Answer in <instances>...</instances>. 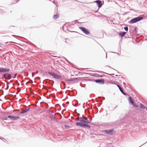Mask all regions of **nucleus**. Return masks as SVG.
Here are the masks:
<instances>
[{"instance_id": "nucleus-16", "label": "nucleus", "mask_w": 147, "mask_h": 147, "mask_svg": "<svg viewBox=\"0 0 147 147\" xmlns=\"http://www.w3.org/2000/svg\"><path fill=\"white\" fill-rule=\"evenodd\" d=\"M59 17V14H56L54 15L53 16V19L54 20H56L58 19Z\"/></svg>"}, {"instance_id": "nucleus-32", "label": "nucleus", "mask_w": 147, "mask_h": 147, "mask_svg": "<svg viewBox=\"0 0 147 147\" xmlns=\"http://www.w3.org/2000/svg\"><path fill=\"white\" fill-rule=\"evenodd\" d=\"M146 109L147 111V107H146Z\"/></svg>"}, {"instance_id": "nucleus-5", "label": "nucleus", "mask_w": 147, "mask_h": 147, "mask_svg": "<svg viewBox=\"0 0 147 147\" xmlns=\"http://www.w3.org/2000/svg\"><path fill=\"white\" fill-rule=\"evenodd\" d=\"M9 69L8 68L0 67V73L3 72H7L10 71Z\"/></svg>"}, {"instance_id": "nucleus-30", "label": "nucleus", "mask_w": 147, "mask_h": 147, "mask_svg": "<svg viewBox=\"0 0 147 147\" xmlns=\"http://www.w3.org/2000/svg\"><path fill=\"white\" fill-rule=\"evenodd\" d=\"M8 88H9V86H8L7 88L6 89H5V90H7L8 89Z\"/></svg>"}, {"instance_id": "nucleus-37", "label": "nucleus", "mask_w": 147, "mask_h": 147, "mask_svg": "<svg viewBox=\"0 0 147 147\" xmlns=\"http://www.w3.org/2000/svg\"><path fill=\"white\" fill-rule=\"evenodd\" d=\"M12 36H14V35H12Z\"/></svg>"}, {"instance_id": "nucleus-41", "label": "nucleus", "mask_w": 147, "mask_h": 147, "mask_svg": "<svg viewBox=\"0 0 147 147\" xmlns=\"http://www.w3.org/2000/svg\"><path fill=\"white\" fill-rule=\"evenodd\" d=\"M112 69H113L115 70V69H113V68H112Z\"/></svg>"}, {"instance_id": "nucleus-6", "label": "nucleus", "mask_w": 147, "mask_h": 147, "mask_svg": "<svg viewBox=\"0 0 147 147\" xmlns=\"http://www.w3.org/2000/svg\"><path fill=\"white\" fill-rule=\"evenodd\" d=\"M114 131V130L113 129H111L110 130H105L103 131L105 133L109 135L112 134Z\"/></svg>"}, {"instance_id": "nucleus-9", "label": "nucleus", "mask_w": 147, "mask_h": 147, "mask_svg": "<svg viewBox=\"0 0 147 147\" xmlns=\"http://www.w3.org/2000/svg\"><path fill=\"white\" fill-rule=\"evenodd\" d=\"M7 117L12 120L14 121L19 119L20 117L19 116L15 117L11 115H9L7 116Z\"/></svg>"}, {"instance_id": "nucleus-14", "label": "nucleus", "mask_w": 147, "mask_h": 147, "mask_svg": "<svg viewBox=\"0 0 147 147\" xmlns=\"http://www.w3.org/2000/svg\"><path fill=\"white\" fill-rule=\"evenodd\" d=\"M30 109V108L26 109L24 110H22L20 113L21 114H23L26 113Z\"/></svg>"}, {"instance_id": "nucleus-15", "label": "nucleus", "mask_w": 147, "mask_h": 147, "mask_svg": "<svg viewBox=\"0 0 147 147\" xmlns=\"http://www.w3.org/2000/svg\"><path fill=\"white\" fill-rule=\"evenodd\" d=\"M5 74H7L8 75H6V79L9 80L11 79V74L8 73H6Z\"/></svg>"}, {"instance_id": "nucleus-27", "label": "nucleus", "mask_w": 147, "mask_h": 147, "mask_svg": "<svg viewBox=\"0 0 147 147\" xmlns=\"http://www.w3.org/2000/svg\"><path fill=\"white\" fill-rule=\"evenodd\" d=\"M137 27H135V29H134V31H136V29H137Z\"/></svg>"}, {"instance_id": "nucleus-17", "label": "nucleus", "mask_w": 147, "mask_h": 147, "mask_svg": "<svg viewBox=\"0 0 147 147\" xmlns=\"http://www.w3.org/2000/svg\"><path fill=\"white\" fill-rule=\"evenodd\" d=\"M8 75L7 74H3V75L2 76H1V77H2V78L3 79H6V75Z\"/></svg>"}, {"instance_id": "nucleus-40", "label": "nucleus", "mask_w": 147, "mask_h": 147, "mask_svg": "<svg viewBox=\"0 0 147 147\" xmlns=\"http://www.w3.org/2000/svg\"><path fill=\"white\" fill-rule=\"evenodd\" d=\"M77 20H76V21H75V22H77Z\"/></svg>"}, {"instance_id": "nucleus-3", "label": "nucleus", "mask_w": 147, "mask_h": 147, "mask_svg": "<svg viewBox=\"0 0 147 147\" xmlns=\"http://www.w3.org/2000/svg\"><path fill=\"white\" fill-rule=\"evenodd\" d=\"M79 28L86 35H88L90 34L89 30L84 27H80Z\"/></svg>"}, {"instance_id": "nucleus-22", "label": "nucleus", "mask_w": 147, "mask_h": 147, "mask_svg": "<svg viewBox=\"0 0 147 147\" xmlns=\"http://www.w3.org/2000/svg\"><path fill=\"white\" fill-rule=\"evenodd\" d=\"M124 29L126 31H128V28L127 26H125L124 28Z\"/></svg>"}, {"instance_id": "nucleus-7", "label": "nucleus", "mask_w": 147, "mask_h": 147, "mask_svg": "<svg viewBox=\"0 0 147 147\" xmlns=\"http://www.w3.org/2000/svg\"><path fill=\"white\" fill-rule=\"evenodd\" d=\"M94 3H96L97 5L99 8L101 7L103 5L102 1L100 0H97L95 1Z\"/></svg>"}, {"instance_id": "nucleus-21", "label": "nucleus", "mask_w": 147, "mask_h": 147, "mask_svg": "<svg viewBox=\"0 0 147 147\" xmlns=\"http://www.w3.org/2000/svg\"><path fill=\"white\" fill-rule=\"evenodd\" d=\"M96 76L98 77H100V78H102V77H103V75H99V74H96Z\"/></svg>"}, {"instance_id": "nucleus-35", "label": "nucleus", "mask_w": 147, "mask_h": 147, "mask_svg": "<svg viewBox=\"0 0 147 147\" xmlns=\"http://www.w3.org/2000/svg\"><path fill=\"white\" fill-rule=\"evenodd\" d=\"M19 0H17V2H18V1Z\"/></svg>"}, {"instance_id": "nucleus-28", "label": "nucleus", "mask_w": 147, "mask_h": 147, "mask_svg": "<svg viewBox=\"0 0 147 147\" xmlns=\"http://www.w3.org/2000/svg\"><path fill=\"white\" fill-rule=\"evenodd\" d=\"M37 79H40V78L39 77H37Z\"/></svg>"}, {"instance_id": "nucleus-10", "label": "nucleus", "mask_w": 147, "mask_h": 147, "mask_svg": "<svg viewBox=\"0 0 147 147\" xmlns=\"http://www.w3.org/2000/svg\"><path fill=\"white\" fill-rule=\"evenodd\" d=\"M126 33L125 32H120L119 33V34L121 37H123L125 36Z\"/></svg>"}, {"instance_id": "nucleus-13", "label": "nucleus", "mask_w": 147, "mask_h": 147, "mask_svg": "<svg viewBox=\"0 0 147 147\" xmlns=\"http://www.w3.org/2000/svg\"><path fill=\"white\" fill-rule=\"evenodd\" d=\"M84 118V117H79L77 120L80 121V122H83Z\"/></svg>"}, {"instance_id": "nucleus-1", "label": "nucleus", "mask_w": 147, "mask_h": 147, "mask_svg": "<svg viewBox=\"0 0 147 147\" xmlns=\"http://www.w3.org/2000/svg\"><path fill=\"white\" fill-rule=\"evenodd\" d=\"M90 122L91 121L88 120L87 118L84 117L83 122H77L76 123V125L77 126H79L83 128L87 127L90 129V126L87 124Z\"/></svg>"}, {"instance_id": "nucleus-8", "label": "nucleus", "mask_w": 147, "mask_h": 147, "mask_svg": "<svg viewBox=\"0 0 147 147\" xmlns=\"http://www.w3.org/2000/svg\"><path fill=\"white\" fill-rule=\"evenodd\" d=\"M95 82L97 83L103 84L105 83V80L103 79H98L95 80Z\"/></svg>"}, {"instance_id": "nucleus-31", "label": "nucleus", "mask_w": 147, "mask_h": 147, "mask_svg": "<svg viewBox=\"0 0 147 147\" xmlns=\"http://www.w3.org/2000/svg\"><path fill=\"white\" fill-rule=\"evenodd\" d=\"M106 58H107V53H106Z\"/></svg>"}, {"instance_id": "nucleus-39", "label": "nucleus", "mask_w": 147, "mask_h": 147, "mask_svg": "<svg viewBox=\"0 0 147 147\" xmlns=\"http://www.w3.org/2000/svg\"><path fill=\"white\" fill-rule=\"evenodd\" d=\"M115 76H117V75H116Z\"/></svg>"}, {"instance_id": "nucleus-34", "label": "nucleus", "mask_w": 147, "mask_h": 147, "mask_svg": "<svg viewBox=\"0 0 147 147\" xmlns=\"http://www.w3.org/2000/svg\"><path fill=\"white\" fill-rule=\"evenodd\" d=\"M83 108H85V107H84V106H83Z\"/></svg>"}, {"instance_id": "nucleus-23", "label": "nucleus", "mask_w": 147, "mask_h": 147, "mask_svg": "<svg viewBox=\"0 0 147 147\" xmlns=\"http://www.w3.org/2000/svg\"><path fill=\"white\" fill-rule=\"evenodd\" d=\"M77 79V78H73L72 79H71L70 80H67L68 81H72L73 80H76Z\"/></svg>"}, {"instance_id": "nucleus-36", "label": "nucleus", "mask_w": 147, "mask_h": 147, "mask_svg": "<svg viewBox=\"0 0 147 147\" xmlns=\"http://www.w3.org/2000/svg\"><path fill=\"white\" fill-rule=\"evenodd\" d=\"M57 57L56 56H54V57Z\"/></svg>"}, {"instance_id": "nucleus-2", "label": "nucleus", "mask_w": 147, "mask_h": 147, "mask_svg": "<svg viewBox=\"0 0 147 147\" xmlns=\"http://www.w3.org/2000/svg\"><path fill=\"white\" fill-rule=\"evenodd\" d=\"M143 19V17L139 16L132 19L129 22L130 24H132L139 22Z\"/></svg>"}, {"instance_id": "nucleus-18", "label": "nucleus", "mask_w": 147, "mask_h": 147, "mask_svg": "<svg viewBox=\"0 0 147 147\" xmlns=\"http://www.w3.org/2000/svg\"><path fill=\"white\" fill-rule=\"evenodd\" d=\"M132 105L135 108H137L138 107V106L134 102L132 104Z\"/></svg>"}, {"instance_id": "nucleus-43", "label": "nucleus", "mask_w": 147, "mask_h": 147, "mask_svg": "<svg viewBox=\"0 0 147 147\" xmlns=\"http://www.w3.org/2000/svg\"><path fill=\"white\" fill-rule=\"evenodd\" d=\"M69 103V102H67V103Z\"/></svg>"}, {"instance_id": "nucleus-44", "label": "nucleus", "mask_w": 147, "mask_h": 147, "mask_svg": "<svg viewBox=\"0 0 147 147\" xmlns=\"http://www.w3.org/2000/svg\"><path fill=\"white\" fill-rule=\"evenodd\" d=\"M69 103V102H67V103Z\"/></svg>"}, {"instance_id": "nucleus-11", "label": "nucleus", "mask_w": 147, "mask_h": 147, "mask_svg": "<svg viewBox=\"0 0 147 147\" xmlns=\"http://www.w3.org/2000/svg\"><path fill=\"white\" fill-rule=\"evenodd\" d=\"M117 85L121 92L124 95H126V94L124 92L123 89H122L121 86L117 84Z\"/></svg>"}, {"instance_id": "nucleus-20", "label": "nucleus", "mask_w": 147, "mask_h": 147, "mask_svg": "<svg viewBox=\"0 0 147 147\" xmlns=\"http://www.w3.org/2000/svg\"><path fill=\"white\" fill-rule=\"evenodd\" d=\"M50 117L51 119L53 120H55L56 119L55 117H54L53 115H51L50 116Z\"/></svg>"}, {"instance_id": "nucleus-29", "label": "nucleus", "mask_w": 147, "mask_h": 147, "mask_svg": "<svg viewBox=\"0 0 147 147\" xmlns=\"http://www.w3.org/2000/svg\"><path fill=\"white\" fill-rule=\"evenodd\" d=\"M52 81V82H53V84H52V85H53V84H54V81Z\"/></svg>"}, {"instance_id": "nucleus-4", "label": "nucleus", "mask_w": 147, "mask_h": 147, "mask_svg": "<svg viewBox=\"0 0 147 147\" xmlns=\"http://www.w3.org/2000/svg\"><path fill=\"white\" fill-rule=\"evenodd\" d=\"M48 74L52 76V77L55 79H60L61 78V76H60L57 74L54 73L49 72Z\"/></svg>"}, {"instance_id": "nucleus-24", "label": "nucleus", "mask_w": 147, "mask_h": 147, "mask_svg": "<svg viewBox=\"0 0 147 147\" xmlns=\"http://www.w3.org/2000/svg\"><path fill=\"white\" fill-rule=\"evenodd\" d=\"M64 127H65V128H66V129H68L70 127H69L67 125H65Z\"/></svg>"}, {"instance_id": "nucleus-12", "label": "nucleus", "mask_w": 147, "mask_h": 147, "mask_svg": "<svg viewBox=\"0 0 147 147\" xmlns=\"http://www.w3.org/2000/svg\"><path fill=\"white\" fill-rule=\"evenodd\" d=\"M128 100L129 101V102L131 104V105L134 102L133 99H132V97L131 96H130L129 97Z\"/></svg>"}, {"instance_id": "nucleus-19", "label": "nucleus", "mask_w": 147, "mask_h": 147, "mask_svg": "<svg viewBox=\"0 0 147 147\" xmlns=\"http://www.w3.org/2000/svg\"><path fill=\"white\" fill-rule=\"evenodd\" d=\"M140 107L142 109H146V107H144V105L140 103Z\"/></svg>"}, {"instance_id": "nucleus-38", "label": "nucleus", "mask_w": 147, "mask_h": 147, "mask_svg": "<svg viewBox=\"0 0 147 147\" xmlns=\"http://www.w3.org/2000/svg\"><path fill=\"white\" fill-rule=\"evenodd\" d=\"M8 43V42H7L6 43V44L7 43Z\"/></svg>"}, {"instance_id": "nucleus-26", "label": "nucleus", "mask_w": 147, "mask_h": 147, "mask_svg": "<svg viewBox=\"0 0 147 147\" xmlns=\"http://www.w3.org/2000/svg\"><path fill=\"white\" fill-rule=\"evenodd\" d=\"M92 117H91L90 119V121H91L92 120Z\"/></svg>"}, {"instance_id": "nucleus-42", "label": "nucleus", "mask_w": 147, "mask_h": 147, "mask_svg": "<svg viewBox=\"0 0 147 147\" xmlns=\"http://www.w3.org/2000/svg\"><path fill=\"white\" fill-rule=\"evenodd\" d=\"M1 85L0 84V87L1 86Z\"/></svg>"}, {"instance_id": "nucleus-25", "label": "nucleus", "mask_w": 147, "mask_h": 147, "mask_svg": "<svg viewBox=\"0 0 147 147\" xmlns=\"http://www.w3.org/2000/svg\"><path fill=\"white\" fill-rule=\"evenodd\" d=\"M11 78H15V77H13V76H12L11 75Z\"/></svg>"}, {"instance_id": "nucleus-33", "label": "nucleus", "mask_w": 147, "mask_h": 147, "mask_svg": "<svg viewBox=\"0 0 147 147\" xmlns=\"http://www.w3.org/2000/svg\"><path fill=\"white\" fill-rule=\"evenodd\" d=\"M123 83L124 85H125V83H124V82H123Z\"/></svg>"}]
</instances>
